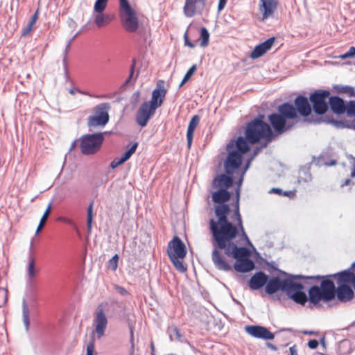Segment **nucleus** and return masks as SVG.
Returning a JSON list of instances; mask_svg holds the SVG:
<instances>
[{"label":"nucleus","mask_w":355,"mask_h":355,"mask_svg":"<svg viewBox=\"0 0 355 355\" xmlns=\"http://www.w3.org/2000/svg\"><path fill=\"white\" fill-rule=\"evenodd\" d=\"M312 284L308 290L309 306L312 309L321 306L320 302H329L337 297L341 302L353 299L355 289V272L350 268L329 275H313L306 277Z\"/></svg>","instance_id":"f257e3e1"},{"label":"nucleus","mask_w":355,"mask_h":355,"mask_svg":"<svg viewBox=\"0 0 355 355\" xmlns=\"http://www.w3.org/2000/svg\"><path fill=\"white\" fill-rule=\"evenodd\" d=\"M306 277L310 276L292 275L278 270L277 275L268 277L265 291L268 295L275 294L279 291L285 292L295 303L304 306L309 301V295L303 291L304 284H312Z\"/></svg>","instance_id":"f03ea898"},{"label":"nucleus","mask_w":355,"mask_h":355,"mask_svg":"<svg viewBox=\"0 0 355 355\" xmlns=\"http://www.w3.org/2000/svg\"><path fill=\"white\" fill-rule=\"evenodd\" d=\"M263 119V115H259L245 126V155L250 150V143L257 144L259 142L261 139H266V142L260 146H257L254 148L253 153L251 155V156H253V158L276 137V135L272 130L271 126L265 122Z\"/></svg>","instance_id":"7ed1b4c3"},{"label":"nucleus","mask_w":355,"mask_h":355,"mask_svg":"<svg viewBox=\"0 0 355 355\" xmlns=\"http://www.w3.org/2000/svg\"><path fill=\"white\" fill-rule=\"evenodd\" d=\"M293 116V107L285 103L278 105L277 112H273L268 116V121L275 135H282L293 128L295 123L290 121L295 119Z\"/></svg>","instance_id":"20e7f679"},{"label":"nucleus","mask_w":355,"mask_h":355,"mask_svg":"<svg viewBox=\"0 0 355 355\" xmlns=\"http://www.w3.org/2000/svg\"><path fill=\"white\" fill-rule=\"evenodd\" d=\"M218 222L214 219L209 221L210 230L218 248H225V242L234 239L237 233V228L228 221L227 216H218Z\"/></svg>","instance_id":"39448f33"},{"label":"nucleus","mask_w":355,"mask_h":355,"mask_svg":"<svg viewBox=\"0 0 355 355\" xmlns=\"http://www.w3.org/2000/svg\"><path fill=\"white\" fill-rule=\"evenodd\" d=\"M228 155L224 162L225 173L232 175L233 171L240 167L242 158L244 155V136H239L238 139L231 140L227 145Z\"/></svg>","instance_id":"423d86ee"},{"label":"nucleus","mask_w":355,"mask_h":355,"mask_svg":"<svg viewBox=\"0 0 355 355\" xmlns=\"http://www.w3.org/2000/svg\"><path fill=\"white\" fill-rule=\"evenodd\" d=\"M119 16L123 28L128 33H135L139 28V18L136 10L128 0H119Z\"/></svg>","instance_id":"0eeeda50"},{"label":"nucleus","mask_w":355,"mask_h":355,"mask_svg":"<svg viewBox=\"0 0 355 355\" xmlns=\"http://www.w3.org/2000/svg\"><path fill=\"white\" fill-rule=\"evenodd\" d=\"M105 132L86 134L80 138V148L83 155H91L96 153L101 148Z\"/></svg>","instance_id":"6e6552de"},{"label":"nucleus","mask_w":355,"mask_h":355,"mask_svg":"<svg viewBox=\"0 0 355 355\" xmlns=\"http://www.w3.org/2000/svg\"><path fill=\"white\" fill-rule=\"evenodd\" d=\"M330 97L329 90L318 89L309 96V101L312 103V109L314 112L319 115L324 114L329 109V101Z\"/></svg>","instance_id":"1a4fd4ad"},{"label":"nucleus","mask_w":355,"mask_h":355,"mask_svg":"<svg viewBox=\"0 0 355 355\" xmlns=\"http://www.w3.org/2000/svg\"><path fill=\"white\" fill-rule=\"evenodd\" d=\"M225 250V254L228 257H232L236 259L234 268L239 272H244V246L237 247L236 244L230 241L225 242V248H219Z\"/></svg>","instance_id":"9d476101"},{"label":"nucleus","mask_w":355,"mask_h":355,"mask_svg":"<svg viewBox=\"0 0 355 355\" xmlns=\"http://www.w3.org/2000/svg\"><path fill=\"white\" fill-rule=\"evenodd\" d=\"M110 109V105L108 103H103L96 105L94 109V115L88 117V126H105L109 121L108 111Z\"/></svg>","instance_id":"9b49d317"},{"label":"nucleus","mask_w":355,"mask_h":355,"mask_svg":"<svg viewBox=\"0 0 355 355\" xmlns=\"http://www.w3.org/2000/svg\"><path fill=\"white\" fill-rule=\"evenodd\" d=\"M285 103L293 107L294 111L293 117L295 119L297 117L298 114L302 116L307 117L311 114L312 111L310 101L307 97L302 95H299L295 98L294 105L288 102H285Z\"/></svg>","instance_id":"f8f14e48"},{"label":"nucleus","mask_w":355,"mask_h":355,"mask_svg":"<svg viewBox=\"0 0 355 355\" xmlns=\"http://www.w3.org/2000/svg\"><path fill=\"white\" fill-rule=\"evenodd\" d=\"M254 259L258 261L259 259H262V257L245 234V272L255 268Z\"/></svg>","instance_id":"ddd939ff"},{"label":"nucleus","mask_w":355,"mask_h":355,"mask_svg":"<svg viewBox=\"0 0 355 355\" xmlns=\"http://www.w3.org/2000/svg\"><path fill=\"white\" fill-rule=\"evenodd\" d=\"M167 254L168 257L174 255L184 259L187 255V248L183 241L178 236H175L168 243L167 247Z\"/></svg>","instance_id":"4468645a"},{"label":"nucleus","mask_w":355,"mask_h":355,"mask_svg":"<svg viewBox=\"0 0 355 355\" xmlns=\"http://www.w3.org/2000/svg\"><path fill=\"white\" fill-rule=\"evenodd\" d=\"M155 109L150 104L144 102L136 114V121L141 127H145L150 119L155 114Z\"/></svg>","instance_id":"2eb2a0df"},{"label":"nucleus","mask_w":355,"mask_h":355,"mask_svg":"<svg viewBox=\"0 0 355 355\" xmlns=\"http://www.w3.org/2000/svg\"><path fill=\"white\" fill-rule=\"evenodd\" d=\"M245 332L251 336L264 340H273L275 334L268 330V328L261 325L245 326Z\"/></svg>","instance_id":"dca6fc26"},{"label":"nucleus","mask_w":355,"mask_h":355,"mask_svg":"<svg viewBox=\"0 0 355 355\" xmlns=\"http://www.w3.org/2000/svg\"><path fill=\"white\" fill-rule=\"evenodd\" d=\"M164 82L159 80L157 83L156 88L152 92V97L150 101H146V103L150 104V106L157 110L160 107L164 101L166 94V89L164 88Z\"/></svg>","instance_id":"f3484780"},{"label":"nucleus","mask_w":355,"mask_h":355,"mask_svg":"<svg viewBox=\"0 0 355 355\" xmlns=\"http://www.w3.org/2000/svg\"><path fill=\"white\" fill-rule=\"evenodd\" d=\"M107 325V319L103 309L99 306L94 320V326L98 339L104 336Z\"/></svg>","instance_id":"a211bd4d"},{"label":"nucleus","mask_w":355,"mask_h":355,"mask_svg":"<svg viewBox=\"0 0 355 355\" xmlns=\"http://www.w3.org/2000/svg\"><path fill=\"white\" fill-rule=\"evenodd\" d=\"M205 5V0H186L184 12L187 17H192L196 13H201Z\"/></svg>","instance_id":"6ab92c4d"},{"label":"nucleus","mask_w":355,"mask_h":355,"mask_svg":"<svg viewBox=\"0 0 355 355\" xmlns=\"http://www.w3.org/2000/svg\"><path fill=\"white\" fill-rule=\"evenodd\" d=\"M275 40V37H271L255 46L254 49L250 53V58L252 59H257L264 55L268 51H269L273 45Z\"/></svg>","instance_id":"aec40b11"},{"label":"nucleus","mask_w":355,"mask_h":355,"mask_svg":"<svg viewBox=\"0 0 355 355\" xmlns=\"http://www.w3.org/2000/svg\"><path fill=\"white\" fill-rule=\"evenodd\" d=\"M268 275H266L262 271L256 272L251 277L249 280L248 284L252 290H259L263 286H266Z\"/></svg>","instance_id":"412c9836"},{"label":"nucleus","mask_w":355,"mask_h":355,"mask_svg":"<svg viewBox=\"0 0 355 355\" xmlns=\"http://www.w3.org/2000/svg\"><path fill=\"white\" fill-rule=\"evenodd\" d=\"M347 103L338 96H332L329 98V106L331 111L337 114L345 113Z\"/></svg>","instance_id":"4be33fe9"},{"label":"nucleus","mask_w":355,"mask_h":355,"mask_svg":"<svg viewBox=\"0 0 355 355\" xmlns=\"http://www.w3.org/2000/svg\"><path fill=\"white\" fill-rule=\"evenodd\" d=\"M261 10L263 15V19L271 17L277 8V0H261Z\"/></svg>","instance_id":"5701e85b"},{"label":"nucleus","mask_w":355,"mask_h":355,"mask_svg":"<svg viewBox=\"0 0 355 355\" xmlns=\"http://www.w3.org/2000/svg\"><path fill=\"white\" fill-rule=\"evenodd\" d=\"M211 259L215 267L218 270L224 271L231 270L232 266L220 256L216 248L212 252Z\"/></svg>","instance_id":"b1692460"},{"label":"nucleus","mask_w":355,"mask_h":355,"mask_svg":"<svg viewBox=\"0 0 355 355\" xmlns=\"http://www.w3.org/2000/svg\"><path fill=\"white\" fill-rule=\"evenodd\" d=\"M38 270L35 268V261L33 257L28 258V263L26 268V281L29 286H32L33 279L36 277Z\"/></svg>","instance_id":"393cba45"},{"label":"nucleus","mask_w":355,"mask_h":355,"mask_svg":"<svg viewBox=\"0 0 355 355\" xmlns=\"http://www.w3.org/2000/svg\"><path fill=\"white\" fill-rule=\"evenodd\" d=\"M200 121V117L198 115H194L189 121L187 132V146L190 148L192 143L193 137V132Z\"/></svg>","instance_id":"a878e982"},{"label":"nucleus","mask_w":355,"mask_h":355,"mask_svg":"<svg viewBox=\"0 0 355 355\" xmlns=\"http://www.w3.org/2000/svg\"><path fill=\"white\" fill-rule=\"evenodd\" d=\"M92 17L94 24L98 28L106 26L112 20L109 15H105L103 12H93Z\"/></svg>","instance_id":"bb28decb"},{"label":"nucleus","mask_w":355,"mask_h":355,"mask_svg":"<svg viewBox=\"0 0 355 355\" xmlns=\"http://www.w3.org/2000/svg\"><path fill=\"white\" fill-rule=\"evenodd\" d=\"M230 198V194L226 189H220L214 193L212 196L213 201L216 203L223 204Z\"/></svg>","instance_id":"cd10ccee"},{"label":"nucleus","mask_w":355,"mask_h":355,"mask_svg":"<svg viewBox=\"0 0 355 355\" xmlns=\"http://www.w3.org/2000/svg\"><path fill=\"white\" fill-rule=\"evenodd\" d=\"M214 182H217L218 187H224L225 189H227L232 185L233 178L232 175H229L227 173L222 174L218 178V179L214 180Z\"/></svg>","instance_id":"c85d7f7f"},{"label":"nucleus","mask_w":355,"mask_h":355,"mask_svg":"<svg viewBox=\"0 0 355 355\" xmlns=\"http://www.w3.org/2000/svg\"><path fill=\"white\" fill-rule=\"evenodd\" d=\"M322 121L327 123L332 124L336 128L342 129L347 127V125L345 121H343L342 120H335L334 119L332 115H324V116L322 117Z\"/></svg>","instance_id":"c756f323"},{"label":"nucleus","mask_w":355,"mask_h":355,"mask_svg":"<svg viewBox=\"0 0 355 355\" xmlns=\"http://www.w3.org/2000/svg\"><path fill=\"white\" fill-rule=\"evenodd\" d=\"M312 180V176L310 171V168L308 166H303L300 170V176L298 178L299 183H308Z\"/></svg>","instance_id":"7c9ffc66"},{"label":"nucleus","mask_w":355,"mask_h":355,"mask_svg":"<svg viewBox=\"0 0 355 355\" xmlns=\"http://www.w3.org/2000/svg\"><path fill=\"white\" fill-rule=\"evenodd\" d=\"M22 316L26 330L28 331L30 326V312L25 300L22 302Z\"/></svg>","instance_id":"2f4dec72"},{"label":"nucleus","mask_w":355,"mask_h":355,"mask_svg":"<svg viewBox=\"0 0 355 355\" xmlns=\"http://www.w3.org/2000/svg\"><path fill=\"white\" fill-rule=\"evenodd\" d=\"M169 259L175 268L180 272H184L187 270V266L184 263L183 259L180 257H176L174 255H173V257H170Z\"/></svg>","instance_id":"473e14b6"},{"label":"nucleus","mask_w":355,"mask_h":355,"mask_svg":"<svg viewBox=\"0 0 355 355\" xmlns=\"http://www.w3.org/2000/svg\"><path fill=\"white\" fill-rule=\"evenodd\" d=\"M268 193L270 194H277L279 196H286L289 198H293L296 196L295 191H283L280 188H272Z\"/></svg>","instance_id":"72a5a7b5"},{"label":"nucleus","mask_w":355,"mask_h":355,"mask_svg":"<svg viewBox=\"0 0 355 355\" xmlns=\"http://www.w3.org/2000/svg\"><path fill=\"white\" fill-rule=\"evenodd\" d=\"M93 206L94 202H91L87 207V228L89 233L92 232V221H93Z\"/></svg>","instance_id":"f704fd0d"},{"label":"nucleus","mask_w":355,"mask_h":355,"mask_svg":"<svg viewBox=\"0 0 355 355\" xmlns=\"http://www.w3.org/2000/svg\"><path fill=\"white\" fill-rule=\"evenodd\" d=\"M200 46L202 47L207 46L209 41V33L205 27H202L200 28Z\"/></svg>","instance_id":"c9c22d12"},{"label":"nucleus","mask_w":355,"mask_h":355,"mask_svg":"<svg viewBox=\"0 0 355 355\" xmlns=\"http://www.w3.org/2000/svg\"><path fill=\"white\" fill-rule=\"evenodd\" d=\"M108 0H96L94 6L93 12H103L107 7Z\"/></svg>","instance_id":"e433bc0d"},{"label":"nucleus","mask_w":355,"mask_h":355,"mask_svg":"<svg viewBox=\"0 0 355 355\" xmlns=\"http://www.w3.org/2000/svg\"><path fill=\"white\" fill-rule=\"evenodd\" d=\"M230 211L227 205L222 204L216 207L215 213L217 217L227 216Z\"/></svg>","instance_id":"4c0bfd02"},{"label":"nucleus","mask_w":355,"mask_h":355,"mask_svg":"<svg viewBox=\"0 0 355 355\" xmlns=\"http://www.w3.org/2000/svg\"><path fill=\"white\" fill-rule=\"evenodd\" d=\"M51 203H50L46 211H44L42 218L40 219V223H39V225L36 230V234L39 233L40 231L41 230V229L42 228V227L44 226V225L46 223V219L49 216V214L50 213V211H51Z\"/></svg>","instance_id":"58836bf2"},{"label":"nucleus","mask_w":355,"mask_h":355,"mask_svg":"<svg viewBox=\"0 0 355 355\" xmlns=\"http://www.w3.org/2000/svg\"><path fill=\"white\" fill-rule=\"evenodd\" d=\"M137 146V142L134 143L132 146L121 155V157L123 159L124 162L129 159L132 154L135 153Z\"/></svg>","instance_id":"ea45409f"},{"label":"nucleus","mask_w":355,"mask_h":355,"mask_svg":"<svg viewBox=\"0 0 355 355\" xmlns=\"http://www.w3.org/2000/svg\"><path fill=\"white\" fill-rule=\"evenodd\" d=\"M118 260L119 256L118 254H115L108 261V267L112 270L115 271L118 266Z\"/></svg>","instance_id":"a19ab883"},{"label":"nucleus","mask_w":355,"mask_h":355,"mask_svg":"<svg viewBox=\"0 0 355 355\" xmlns=\"http://www.w3.org/2000/svg\"><path fill=\"white\" fill-rule=\"evenodd\" d=\"M340 92L347 94L349 96L352 97L355 96V90L353 87L351 86H343L339 89Z\"/></svg>","instance_id":"79ce46f5"},{"label":"nucleus","mask_w":355,"mask_h":355,"mask_svg":"<svg viewBox=\"0 0 355 355\" xmlns=\"http://www.w3.org/2000/svg\"><path fill=\"white\" fill-rule=\"evenodd\" d=\"M8 300L7 290L0 288V307H2Z\"/></svg>","instance_id":"37998d69"},{"label":"nucleus","mask_w":355,"mask_h":355,"mask_svg":"<svg viewBox=\"0 0 355 355\" xmlns=\"http://www.w3.org/2000/svg\"><path fill=\"white\" fill-rule=\"evenodd\" d=\"M196 69H197L196 64H193L189 69V70L187 71V73H185V75L183 78L184 79V81H188L191 78V76L193 75V73L196 72Z\"/></svg>","instance_id":"c03bdc74"},{"label":"nucleus","mask_w":355,"mask_h":355,"mask_svg":"<svg viewBox=\"0 0 355 355\" xmlns=\"http://www.w3.org/2000/svg\"><path fill=\"white\" fill-rule=\"evenodd\" d=\"M95 348V342L94 338H92V339L89 341L87 345V355H93Z\"/></svg>","instance_id":"a18cd8bd"},{"label":"nucleus","mask_w":355,"mask_h":355,"mask_svg":"<svg viewBox=\"0 0 355 355\" xmlns=\"http://www.w3.org/2000/svg\"><path fill=\"white\" fill-rule=\"evenodd\" d=\"M135 65H136V60L135 59H133L132 61V64L130 68V73H129L128 78L126 79V80L125 82V84H126V85L128 84L130 82L131 79L132 78L133 74L135 73Z\"/></svg>","instance_id":"49530a36"},{"label":"nucleus","mask_w":355,"mask_h":355,"mask_svg":"<svg viewBox=\"0 0 355 355\" xmlns=\"http://www.w3.org/2000/svg\"><path fill=\"white\" fill-rule=\"evenodd\" d=\"M71 41H68L67 45H66V47H65V49H64V58H63V64H64V69H65V71L66 73H67V53L70 49V47H71Z\"/></svg>","instance_id":"de8ad7c7"},{"label":"nucleus","mask_w":355,"mask_h":355,"mask_svg":"<svg viewBox=\"0 0 355 355\" xmlns=\"http://www.w3.org/2000/svg\"><path fill=\"white\" fill-rule=\"evenodd\" d=\"M114 288L119 294H120L122 296H125L129 294L128 291L125 288L121 286L114 285Z\"/></svg>","instance_id":"09e8293b"},{"label":"nucleus","mask_w":355,"mask_h":355,"mask_svg":"<svg viewBox=\"0 0 355 355\" xmlns=\"http://www.w3.org/2000/svg\"><path fill=\"white\" fill-rule=\"evenodd\" d=\"M124 162H125L123 161V159L121 157L115 158L111 162L110 167L114 169V168L118 167L119 165L123 164Z\"/></svg>","instance_id":"8fccbe9b"},{"label":"nucleus","mask_w":355,"mask_h":355,"mask_svg":"<svg viewBox=\"0 0 355 355\" xmlns=\"http://www.w3.org/2000/svg\"><path fill=\"white\" fill-rule=\"evenodd\" d=\"M184 40L185 46H188L190 48H194L196 46L195 44L190 42L189 40L188 31H187L184 34Z\"/></svg>","instance_id":"3c124183"},{"label":"nucleus","mask_w":355,"mask_h":355,"mask_svg":"<svg viewBox=\"0 0 355 355\" xmlns=\"http://www.w3.org/2000/svg\"><path fill=\"white\" fill-rule=\"evenodd\" d=\"M39 16V9H37L34 15L31 17V19L28 24L30 25V26H33L36 23Z\"/></svg>","instance_id":"603ef678"},{"label":"nucleus","mask_w":355,"mask_h":355,"mask_svg":"<svg viewBox=\"0 0 355 355\" xmlns=\"http://www.w3.org/2000/svg\"><path fill=\"white\" fill-rule=\"evenodd\" d=\"M319 342L315 339L309 340L307 345L311 349H315L318 347Z\"/></svg>","instance_id":"864d4df0"},{"label":"nucleus","mask_w":355,"mask_h":355,"mask_svg":"<svg viewBox=\"0 0 355 355\" xmlns=\"http://www.w3.org/2000/svg\"><path fill=\"white\" fill-rule=\"evenodd\" d=\"M267 270L272 275H274V272H277V275H278V270H279V269L277 268L272 263H268V269Z\"/></svg>","instance_id":"5fc2aeb1"},{"label":"nucleus","mask_w":355,"mask_h":355,"mask_svg":"<svg viewBox=\"0 0 355 355\" xmlns=\"http://www.w3.org/2000/svg\"><path fill=\"white\" fill-rule=\"evenodd\" d=\"M227 0H219L218 5V12H220L222 10L224 9Z\"/></svg>","instance_id":"6e6d98bb"},{"label":"nucleus","mask_w":355,"mask_h":355,"mask_svg":"<svg viewBox=\"0 0 355 355\" xmlns=\"http://www.w3.org/2000/svg\"><path fill=\"white\" fill-rule=\"evenodd\" d=\"M32 28L33 26H30V25L28 24L27 26L23 29L21 35L23 36L27 35L31 31Z\"/></svg>","instance_id":"4d7b16f0"},{"label":"nucleus","mask_w":355,"mask_h":355,"mask_svg":"<svg viewBox=\"0 0 355 355\" xmlns=\"http://www.w3.org/2000/svg\"><path fill=\"white\" fill-rule=\"evenodd\" d=\"M59 220L62 221V222H64V223H67L68 225H69L71 226V225H74V222L72 220L69 219V218H65V217H60V218H59Z\"/></svg>","instance_id":"13d9d810"},{"label":"nucleus","mask_w":355,"mask_h":355,"mask_svg":"<svg viewBox=\"0 0 355 355\" xmlns=\"http://www.w3.org/2000/svg\"><path fill=\"white\" fill-rule=\"evenodd\" d=\"M173 332H174V334H175V336H176L177 339H178V340H181V338H182V334H181V333H180V329H179L178 327H175V328L173 329Z\"/></svg>","instance_id":"bf43d9fd"},{"label":"nucleus","mask_w":355,"mask_h":355,"mask_svg":"<svg viewBox=\"0 0 355 355\" xmlns=\"http://www.w3.org/2000/svg\"><path fill=\"white\" fill-rule=\"evenodd\" d=\"M346 53L349 58L355 56V46H351Z\"/></svg>","instance_id":"052dcab7"},{"label":"nucleus","mask_w":355,"mask_h":355,"mask_svg":"<svg viewBox=\"0 0 355 355\" xmlns=\"http://www.w3.org/2000/svg\"><path fill=\"white\" fill-rule=\"evenodd\" d=\"M252 159H253V156H250V157L245 159V172L249 168L250 163Z\"/></svg>","instance_id":"680f3d73"},{"label":"nucleus","mask_w":355,"mask_h":355,"mask_svg":"<svg viewBox=\"0 0 355 355\" xmlns=\"http://www.w3.org/2000/svg\"><path fill=\"white\" fill-rule=\"evenodd\" d=\"M266 346L268 348L270 349L272 351H277L278 348L276 345H275L274 344L272 343H270L269 342H267L266 343Z\"/></svg>","instance_id":"e2e57ef3"},{"label":"nucleus","mask_w":355,"mask_h":355,"mask_svg":"<svg viewBox=\"0 0 355 355\" xmlns=\"http://www.w3.org/2000/svg\"><path fill=\"white\" fill-rule=\"evenodd\" d=\"M289 351L291 353V355H298L297 354V350L296 349V346L293 345L289 348Z\"/></svg>","instance_id":"0e129e2a"},{"label":"nucleus","mask_w":355,"mask_h":355,"mask_svg":"<svg viewBox=\"0 0 355 355\" xmlns=\"http://www.w3.org/2000/svg\"><path fill=\"white\" fill-rule=\"evenodd\" d=\"M302 334L304 335H315L317 334V332L314 331L305 330V331H302Z\"/></svg>","instance_id":"69168bd1"},{"label":"nucleus","mask_w":355,"mask_h":355,"mask_svg":"<svg viewBox=\"0 0 355 355\" xmlns=\"http://www.w3.org/2000/svg\"><path fill=\"white\" fill-rule=\"evenodd\" d=\"M320 343L321 344V345H322L324 349H326V343H325V337H324V336L322 337V338L320 339Z\"/></svg>","instance_id":"338daca9"},{"label":"nucleus","mask_w":355,"mask_h":355,"mask_svg":"<svg viewBox=\"0 0 355 355\" xmlns=\"http://www.w3.org/2000/svg\"><path fill=\"white\" fill-rule=\"evenodd\" d=\"M339 58L342 59V60H345L346 58H349V55H347V53H345L343 54H341L338 56Z\"/></svg>","instance_id":"774afa93"}]
</instances>
